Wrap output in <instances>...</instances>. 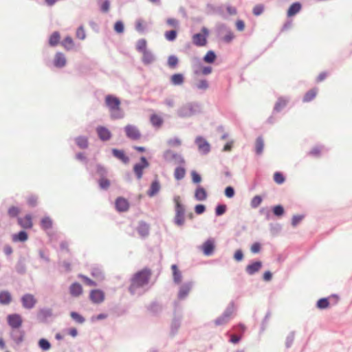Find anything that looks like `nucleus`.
<instances>
[{"label": "nucleus", "instance_id": "nucleus-1", "mask_svg": "<svg viewBox=\"0 0 352 352\" xmlns=\"http://www.w3.org/2000/svg\"><path fill=\"white\" fill-rule=\"evenodd\" d=\"M151 276V271L148 268H144L136 272L131 278L129 291L134 294L138 288L142 287L147 285Z\"/></svg>", "mask_w": 352, "mask_h": 352}, {"label": "nucleus", "instance_id": "nucleus-2", "mask_svg": "<svg viewBox=\"0 0 352 352\" xmlns=\"http://www.w3.org/2000/svg\"><path fill=\"white\" fill-rule=\"evenodd\" d=\"M120 103V99L114 96L107 95L105 97V104L109 108L113 119H120L123 117Z\"/></svg>", "mask_w": 352, "mask_h": 352}, {"label": "nucleus", "instance_id": "nucleus-3", "mask_svg": "<svg viewBox=\"0 0 352 352\" xmlns=\"http://www.w3.org/2000/svg\"><path fill=\"white\" fill-rule=\"evenodd\" d=\"M173 201L175 204V215L174 221L177 226H182L185 223V208L181 203V198L179 196H175Z\"/></svg>", "mask_w": 352, "mask_h": 352}, {"label": "nucleus", "instance_id": "nucleus-4", "mask_svg": "<svg viewBox=\"0 0 352 352\" xmlns=\"http://www.w3.org/2000/svg\"><path fill=\"white\" fill-rule=\"evenodd\" d=\"M124 131L128 138L133 140H138L141 138V133L138 128L133 124H127L124 127Z\"/></svg>", "mask_w": 352, "mask_h": 352}, {"label": "nucleus", "instance_id": "nucleus-5", "mask_svg": "<svg viewBox=\"0 0 352 352\" xmlns=\"http://www.w3.org/2000/svg\"><path fill=\"white\" fill-rule=\"evenodd\" d=\"M7 321L8 324L12 329H19L21 327L23 320L21 316L19 314H10L7 317Z\"/></svg>", "mask_w": 352, "mask_h": 352}, {"label": "nucleus", "instance_id": "nucleus-6", "mask_svg": "<svg viewBox=\"0 0 352 352\" xmlns=\"http://www.w3.org/2000/svg\"><path fill=\"white\" fill-rule=\"evenodd\" d=\"M203 31L205 34H195L192 36V40L194 45L198 47H204L207 43L206 34L207 30L206 28H203Z\"/></svg>", "mask_w": 352, "mask_h": 352}, {"label": "nucleus", "instance_id": "nucleus-7", "mask_svg": "<svg viewBox=\"0 0 352 352\" xmlns=\"http://www.w3.org/2000/svg\"><path fill=\"white\" fill-rule=\"evenodd\" d=\"M149 166L148 162L144 157H141V163L134 165L133 170L138 179H140L143 175V170Z\"/></svg>", "mask_w": 352, "mask_h": 352}, {"label": "nucleus", "instance_id": "nucleus-8", "mask_svg": "<svg viewBox=\"0 0 352 352\" xmlns=\"http://www.w3.org/2000/svg\"><path fill=\"white\" fill-rule=\"evenodd\" d=\"M90 300L95 304H99L104 301V294L102 290L94 289L89 294Z\"/></svg>", "mask_w": 352, "mask_h": 352}, {"label": "nucleus", "instance_id": "nucleus-9", "mask_svg": "<svg viewBox=\"0 0 352 352\" xmlns=\"http://www.w3.org/2000/svg\"><path fill=\"white\" fill-rule=\"evenodd\" d=\"M21 302L25 308L32 309L35 305L36 299L33 295L27 294L22 296Z\"/></svg>", "mask_w": 352, "mask_h": 352}, {"label": "nucleus", "instance_id": "nucleus-10", "mask_svg": "<svg viewBox=\"0 0 352 352\" xmlns=\"http://www.w3.org/2000/svg\"><path fill=\"white\" fill-rule=\"evenodd\" d=\"M192 287V284L191 283H186L183 284L179 289L178 292V298L180 300H183L187 297V296L190 292Z\"/></svg>", "mask_w": 352, "mask_h": 352}, {"label": "nucleus", "instance_id": "nucleus-11", "mask_svg": "<svg viewBox=\"0 0 352 352\" xmlns=\"http://www.w3.org/2000/svg\"><path fill=\"white\" fill-rule=\"evenodd\" d=\"M17 221L19 225L24 229H30L33 226L32 219L30 214L18 218Z\"/></svg>", "mask_w": 352, "mask_h": 352}, {"label": "nucleus", "instance_id": "nucleus-12", "mask_svg": "<svg viewBox=\"0 0 352 352\" xmlns=\"http://www.w3.org/2000/svg\"><path fill=\"white\" fill-rule=\"evenodd\" d=\"M116 208L119 212H125L129 210V203L123 197H118L116 200Z\"/></svg>", "mask_w": 352, "mask_h": 352}, {"label": "nucleus", "instance_id": "nucleus-13", "mask_svg": "<svg viewBox=\"0 0 352 352\" xmlns=\"http://www.w3.org/2000/svg\"><path fill=\"white\" fill-rule=\"evenodd\" d=\"M96 131L98 137L102 141L109 140L111 137V133L110 131L104 126H100L97 127Z\"/></svg>", "mask_w": 352, "mask_h": 352}, {"label": "nucleus", "instance_id": "nucleus-14", "mask_svg": "<svg viewBox=\"0 0 352 352\" xmlns=\"http://www.w3.org/2000/svg\"><path fill=\"white\" fill-rule=\"evenodd\" d=\"M201 249L206 256H210L213 253L214 250V241L213 239L207 240L201 247Z\"/></svg>", "mask_w": 352, "mask_h": 352}, {"label": "nucleus", "instance_id": "nucleus-15", "mask_svg": "<svg viewBox=\"0 0 352 352\" xmlns=\"http://www.w3.org/2000/svg\"><path fill=\"white\" fill-rule=\"evenodd\" d=\"M196 144L200 151L207 153L210 151V144L203 138L199 137L196 139Z\"/></svg>", "mask_w": 352, "mask_h": 352}, {"label": "nucleus", "instance_id": "nucleus-16", "mask_svg": "<svg viewBox=\"0 0 352 352\" xmlns=\"http://www.w3.org/2000/svg\"><path fill=\"white\" fill-rule=\"evenodd\" d=\"M232 311L227 310L226 311L222 316L219 317L215 321L214 323L216 325H223L228 322L230 318L232 316Z\"/></svg>", "mask_w": 352, "mask_h": 352}, {"label": "nucleus", "instance_id": "nucleus-17", "mask_svg": "<svg viewBox=\"0 0 352 352\" xmlns=\"http://www.w3.org/2000/svg\"><path fill=\"white\" fill-rule=\"evenodd\" d=\"M302 8V5L299 2L293 3L287 10V15L292 17L298 13Z\"/></svg>", "mask_w": 352, "mask_h": 352}, {"label": "nucleus", "instance_id": "nucleus-18", "mask_svg": "<svg viewBox=\"0 0 352 352\" xmlns=\"http://www.w3.org/2000/svg\"><path fill=\"white\" fill-rule=\"evenodd\" d=\"M66 64V59L63 54L60 52H58L56 54L54 60V65L56 67H63Z\"/></svg>", "mask_w": 352, "mask_h": 352}, {"label": "nucleus", "instance_id": "nucleus-19", "mask_svg": "<svg viewBox=\"0 0 352 352\" xmlns=\"http://www.w3.org/2000/svg\"><path fill=\"white\" fill-rule=\"evenodd\" d=\"M112 153L115 157L119 159L124 164L128 163L129 161V157L125 155L124 152L122 150H118L117 148H113Z\"/></svg>", "mask_w": 352, "mask_h": 352}, {"label": "nucleus", "instance_id": "nucleus-20", "mask_svg": "<svg viewBox=\"0 0 352 352\" xmlns=\"http://www.w3.org/2000/svg\"><path fill=\"white\" fill-rule=\"evenodd\" d=\"M69 292L72 296L74 297H78L82 294V287L78 283H73L69 287Z\"/></svg>", "mask_w": 352, "mask_h": 352}, {"label": "nucleus", "instance_id": "nucleus-21", "mask_svg": "<svg viewBox=\"0 0 352 352\" xmlns=\"http://www.w3.org/2000/svg\"><path fill=\"white\" fill-rule=\"evenodd\" d=\"M212 72V68L211 67H206V66H199L195 69L194 74L196 76L200 75H208L211 74Z\"/></svg>", "mask_w": 352, "mask_h": 352}, {"label": "nucleus", "instance_id": "nucleus-22", "mask_svg": "<svg viewBox=\"0 0 352 352\" xmlns=\"http://www.w3.org/2000/svg\"><path fill=\"white\" fill-rule=\"evenodd\" d=\"M160 190V184L158 180H155L151 184L149 190L147 191V195L149 197H153Z\"/></svg>", "mask_w": 352, "mask_h": 352}, {"label": "nucleus", "instance_id": "nucleus-23", "mask_svg": "<svg viewBox=\"0 0 352 352\" xmlns=\"http://www.w3.org/2000/svg\"><path fill=\"white\" fill-rule=\"evenodd\" d=\"M261 266H262V263L260 262V261H256V262H254L250 265H248L247 267H246V272L249 274H254V273L257 272L258 271H259V270L261 268Z\"/></svg>", "mask_w": 352, "mask_h": 352}, {"label": "nucleus", "instance_id": "nucleus-24", "mask_svg": "<svg viewBox=\"0 0 352 352\" xmlns=\"http://www.w3.org/2000/svg\"><path fill=\"white\" fill-rule=\"evenodd\" d=\"M12 301V296L8 291L0 292V304L8 305Z\"/></svg>", "mask_w": 352, "mask_h": 352}, {"label": "nucleus", "instance_id": "nucleus-25", "mask_svg": "<svg viewBox=\"0 0 352 352\" xmlns=\"http://www.w3.org/2000/svg\"><path fill=\"white\" fill-rule=\"evenodd\" d=\"M137 230L142 237H146L149 233V226L144 222H140Z\"/></svg>", "mask_w": 352, "mask_h": 352}, {"label": "nucleus", "instance_id": "nucleus-26", "mask_svg": "<svg viewBox=\"0 0 352 352\" xmlns=\"http://www.w3.org/2000/svg\"><path fill=\"white\" fill-rule=\"evenodd\" d=\"M195 197L198 201H204L207 198V192L206 190L201 187L199 186L195 192Z\"/></svg>", "mask_w": 352, "mask_h": 352}, {"label": "nucleus", "instance_id": "nucleus-27", "mask_svg": "<svg viewBox=\"0 0 352 352\" xmlns=\"http://www.w3.org/2000/svg\"><path fill=\"white\" fill-rule=\"evenodd\" d=\"M28 239V235L25 231H20L17 234H14L12 236V240L13 242H24Z\"/></svg>", "mask_w": 352, "mask_h": 352}, {"label": "nucleus", "instance_id": "nucleus-28", "mask_svg": "<svg viewBox=\"0 0 352 352\" xmlns=\"http://www.w3.org/2000/svg\"><path fill=\"white\" fill-rule=\"evenodd\" d=\"M170 82L173 85H181L184 82V76L182 74H175L171 76Z\"/></svg>", "mask_w": 352, "mask_h": 352}, {"label": "nucleus", "instance_id": "nucleus-29", "mask_svg": "<svg viewBox=\"0 0 352 352\" xmlns=\"http://www.w3.org/2000/svg\"><path fill=\"white\" fill-rule=\"evenodd\" d=\"M171 269L173 271V280L175 283L179 284L182 281V276L180 271L178 270L177 266L176 265H173L171 266Z\"/></svg>", "mask_w": 352, "mask_h": 352}, {"label": "nucleus", "instance_id": "nucleus-30", "mask_svg": "<svg viewBox=\"0 0 352 352\" xmlns=\"http://www.w3.org/2000/svg\"><path fill=\"white\" fill-rule=\"evenodd\" d=\"M318 94V89L317 88H313L308 91L304 96L303 101L305 102H308L311 101L313 99L315 98Z\"/></svg>", "mask_w": 352, "mask_h": 352}, {"label": "nucleus", "instance_id": "nucleus-31", "mask_svg": "<svg viewBox=\"0 0 352 352\" xmlns=\"http://www.w3.org/2000/svg\"><path fill=\"white\" fill-rule=\"evenodd\" d=\"M264 148V142L262 138L259 137L255 142V150L257 155L262 154Z\"/></svg>", "mask_w": 352, "mask_h": 352}, {"label": "nucleus", "instance_id": "nucleus-32", "mask_svg": "<svg viewBox=\"0 0 352 352\" xmlns=\"http://www.w3.org/2000/svg\"><path fill=\"white\" fill-rule=\"evenodd\" d=\"M60 36L58 32H54L49 38V44L51 46H56L60 41Z\"/></svg>", "mask_w": 352, "mask_h": 352}, {"label": "nucleus", "instance_id": "nucleus-33", "mask_svg": "<svg viewBox=\"0 0 352 352\" xmlns=\"http://www.w3.org/2000/svg\"><path fill=\"white\" fill-rule=\"evenodd\" d=\"M76 142L80 148H86L88 146V139L85 136L76 138Z\"/></svg>", "mask_w": 352, "mask_h": 352}, {"label": "nucleus", "instance_id": "nucleus-34", "mask_svg": "<svg viewBox=\"0 0 352 352\" xmlns=\"http://www.w3.org/2000/svg\"><path fill=\"white\" fill-rule=\"evenodd\" d=\"M62 45L65 49L67 50H70L73 48L74 45V43L72 37L67 36L64 38V40L62 41Z\"/></svg>", "mask_w": 352, "mask_h": 352}, {"label": "nucleus", "instance_id": "nucleus-35", "mask_svg": "<svg viewBox=\"0 0 352 352\" xmlns=\"http://www.w3.org/2000/svg\"><path fill=\"white\" fill-rule=\"evenodd\" d=\"M216 54L212 50L208 51L204 57V60L207 63H213L216 60Z\"/></svg>", "mask_w": 352, "mask_h": 352}, {"label": "nucleus", "instance_id": "nucleus-36", "mask_svg": "<svg viewBox=\"0 0 352 352\" xmlns=\"http://www.w3.org/2000/svg\"><path fill=\"white\" fill-rule=\"evenodd\" d=\"M151 122L153 126L160 127L163 123V120L160 116L153 114L151 116Z\"/></svg>", "mask_w": 352, "mask_h": 352}, {"label": "nucleus", "instance_id": "nucleus-37", "mask_svg": "<svg viewBox=\"0 0 352 352\" xmlns=\"http://www.w3.org/2000/svg\"><path fill=\"white\" fill-rule=\"evenodd\" d=\"M142 55H143L142 60L145 64H150L154 60V57H153L152 53L148 50L142 52Z\"/></svg>", "mask_w": 352, "mask_h": 352}, {"label": "nucleus", "instance_id": "nucleus-38", "mask_svg": "<svg viewBox=\"0 0 352 352\" xmlns=\"http://www.w3.org/2000/svg\"><path fill=\"white\" fill-rule=\"evenodd\" d=\"M186 175V170L184 168L177 167L175 168L174 172L175 178L177 180H180L184 177Z\"/></svg>", "mask_w": 352, "mask_h": 352}, {"label": "nucleus", "instance_id": "nucleus-39", "mask_svg": "<svg viewBox=\"0 0 352 352\" xmlns=\"http://www.w3.org/2000/svg\"><path fill=\"white\" fill-rule=\"evenodd\" d=\"M136 49L142 53L146 51V41L145 39H140L137 42Z\"/></svg>", "mask_w": 352, "mask_h": 352}, {"label": "nucleus", "instance_id": "nucleus-40", "mask_svg": "<svg viewBox=\"0 0 352 352\" xmlns=\"http://www.w3.org/2000/svg\"><path fill=\"white\" fill-rule=\"evenodd\" d=\"M329 306L328 298H320L317 302V307L320 309H326Z\"/></svg>", "mask_w": 352, "mask_h": 352}, {"label": "nucleus", "instance_id": "nucleus-41", "mask_svg": "<svg viewBox=\"0 0 352 352\" xmlns=\"http://www.w3.org/2000/svg\"><path fill=\"white\" fill-rule=\"evenodd\" d=\"M38 346L43 351H47L51 348V344L49 341L44 338L39 340Z\"/></svg>", "mask_w": 352, "mask_h": 352}, {"label": "nucleus", "instance_id": "nucleus-42", "mask_svg": "<svg viewBox=\"0 0 352 352\" xmlns=\"http://www.w3.org/2000/svg\"><path fill=\"white\" fill-rule=\"evenodd\" d=\"M41 225L43 229L47 230L52 228V221L50 218L45 217L41 220Z\"/></svg>", "mask_w": 352, "mask_h": 352}, {"label": "nucleus", "instance_id": "nucleus-43", "mask_svg": "<svg viewBox=\"0 0 352 352\" xmlns=\"http://www.w3.org/2000/svg\"><path fill=\"white\" fill-rule=\"evenodd\" d=\"M196 87L199 89L206 90L208 88L209 85L206 79H201L196 83Z\"/></svg>", "mask_w": 352, "mask_h": 352}, {"label": "nucleus", "instance_id": "nucleus-44", "mask_svg": "<svg viewBox=\"0 0 352 352\" xmlns=\"http://www.w3.org/2000/svg\"><path fill=\"white\" fill-rule=\"evenodd\" d=\"M70 316L78 323L82 324L85 322V318L77 312L72 311L70 313Z\"/></svg>", "mask_w": 352, "mask_h": 352}, {"label": "nucleus", "instance_id": "nucleus-45", "mask_svg": "<svg viewBox=\"0 0 352 352\" xmlns=\"http://www.w3.org/2000/svg\"><path fill=\"white\" fill-rule=\"evenodd\" d=\"M263 201L262 197L260 195L254 196L251 200V206L254 208H257L261 204Z\"/></svg>", "mask_w": 352, "mask_h": 352}, {"label": "nucleus", "instance_id": "nucleus-46", "mask_svg": "<svg viewBox=\"0 0 352 352\" xmlns=\"http://www.w3.org/2000/svg\"><path fill=\"white\" fill-rule=\"evenodd\" d=\"M192 113V107L191 104L187 105L186 107H184L180 111V114L182 116H190Z\"/></svg>", "mask_w": 352, "mask_h": 352}, {"label": "nucleus", "instance_id": "nucleus-47", "mask_svg": "<svg viewBox=\"0 0 352 352\" xmlns=\"http://www.w3.org/2000/svg\"><path fill=\"white\" fill-rule=\"evenodd\" d=\"M99 186L102 189H107L110 186V182L105 177H101L99 179Z\"/></svg>", "mask_w": 352, "mask_h": 352}, {"label": "nucleus", "instance_id": "nucleus-48", "mask_svg": "<svg viewBox=\"0 0 352 352\" xmlns=\"http://www.w3.org/2000/svg\"><path fill=\"white\" fill-rule=\"evenodd\" d=\"M274 180L278 184H281L285 182V177L282 173L276 172L274 174Z\"/></svg>", "mask_w": 352, "mask_h": 352}, {"label": "nucleus", "instance_id": "nucleus-49", "mask_svg": "<svg viewBox=\"0 0 352 352\" xmlns=\"http://www.w3.org/2000/svg\"><path fill=\"white\" fill-rule=\"evenodd\" d=\"M165 38L170 41H174L177 37L176 30H170L165 32Z\"/></svg>", "mask_w": 352, "mask_h": 352}, {"label": "nucleus", "instance_id": "nucleus-50", "mask_svg": "<svg viewBox=\"0 0 352 352\" xmlns=\"http://www.w3.org/2000/svg\"><path fill=\"white\" fill-rule=\"evenodd\" d=\"M284 212H285L284 208L280 205L275 206L273 208V212H274V215H276L277 217L282 216L284 214Z\"/></svg>", "mask_w": 352, "mask_h": 352}, {"label": "nucleus", "instance_id": "nucleus-51", "mask_svg": "<svg viewBox=\"0 0 352 352\" xmlns=\"http://www.w3.org/2000/svg\"><path fill=\"white\" fill-rule=\"evenodd\" d=\"M287 100H285L284 98H279L277 102L276 103L274 109L276 111H280L282 108L285 107V105L287 104Z\"/></svg>", "mask_w": 352, "mask_h": 352}, {"label": "nucleus", "instance_id": "nucleus-52", "mask_svg": "<svg viewBox=\"0 0 352 352\" xmlns=\"http://www.w3.org/2000/svg\"><path fill=\"white\" fill-rule=\"evenodd\" d=\"M124 27L123 23L120 21H116L114 25V30L117 33L121 34L124 32Z\"/></svg>", "mask_w": 352, "mask_h": 352}, {"label": "nucleus", "instance_id": "nucleus-53", "mask_svg": "<svg viewBox=\"0 0 352 352\" xmlns=\"http://www.w3.org/2000/svg\"><path fill=\"white\" fill-rule=\"evenodd\" d=\"M8 212L10 217H15L19 214L20 210L17 207L12 206L8 209Z\"/></svg>", "mask_w": 352, "mask_h": 352}, {"label": "nucleus", "instance_id": "nucleus-54", "mask_svg": "<svg viewBox=\"0 0 352 352\" xmlns=\"http://www.w3.org/2000/svg\"><path fill=\"white\" fill-rule=\"evenodd\" d=\"M178 63V58L175 56H170L168 59V65L169 67L173 68Z\"/></svg>", "mask_w": 352, "mask_h": 352}, {"label": "nucleus", "instance_id": "nucleus-55", "mask_svg": "<svg viewBox=\"0 0 352 352\" xmlns=\"http://www.w3.org/2000/svg\"><path fill=\"white\" fill-rule=\"evenodd\" d=\"M264 10V6L261 4L256 5L253 8V14L255 16H258L263 13Z\"/></svg>", "mask_w": 352, "mask_h": 352}, {"label": "nucleus", "instance_id": "nucleus-56", "mask_svg": "<svg viewBox=\"0 0 352 352\" xmlns=\"http://www.w3.org/2000/svg\"><path fill=\"white\" fill-rule=\"evenodd\" d=\"M226 205H219L217 206L215 209V213L217 216H221L226 212Z\"/></svg>", "mask_w": 352, "mask_h": 352}, {"label": "nucleus", "instance_id": "nucleus-57", "mask_svg": "<svg viewBox=\"0 0 352 352\" xmlns=\"http://www.w3.org/2000/svg\"><path fill=\"white\" fill-rule=\"evenodd\" d=\"M168 145H170L171 146H179L181 145L182 141L180 140V139H179L177 138H175L170 139L168 141Z\"/></svg>", "mask_w": 352, "mask_h": 352}, {"label": "nucleus", "instance_id": "nucleus-58", "mask_svg": "<svg viewBox=\"0 0 352 352\" xmlns=\"http://www.w3.org/2000/svg\"><path fill=\"white\" fill-rule=\"evenodd\" d=\"M234 38V34L232 32L228 31L226 34L223 36V40L226 43H230Z\"/></svg>", "mask_w": 352, "mask_h": 352}, {"label": "nucleus", "instance_id": "nucleus-59", "mask_svg": "<svg viewBox=\"0 0 352 352\" xmlns=\"http://www.w3.org/2000/svg\"><path fill=\"white\" fill-rule=\"evenodd\" d=\"M135 28L138 32H143L144 30V22L142 19H138L135 22Z\"/></svg>", "mask_w": 352, "mask_h": 352}, {"label": "nucleus", "instance_id": "nucleus-60", "mask_svg": "<svg viewBox=\"0 0 352 352\" xmlns=\"http://www.w3.org/2000/svg\"><path fill=\"white\" fill-rule=\"evenodd\" d=\"M85 32L82 27H80L78 28L76 31V37L83 40L85 38Z\"/></svg>", "mask_w": 352, "mask_h": 352}, {"label": "nucleus", "instance_id": "nucleus-61", "mask_svg": "<svg viewBox=\"0 0 352 352\" xmlns=\"http://www.w3.org/2000/svg\"><path fill=\"white\" fill-rule=\"evenodd\" d=\"M225 195L228 198H232L234 195V188L231 186H228L225 190Z\"/></svg>", "mask_w": 352, "mask_h": 352}, {"label": "nucleus", "instance_id": "nucleus-62", "mask_svg": "<svg viewBox=\"0 0 352 352\" xmlns=\"http://www.w3.org/2000/svg\"><path fill=\"white\" fill-rule=\"evenodd\" d=\"M205 210H206V207L204 205H202V204L197 205L195 208V212L197 214H201L204 213L205 212Z\"/></svg>", "mask_w": 352, "mask_h": 352}, {"label": "nucleus", "instance_id": "nucleus-63", "mask_svg": "<svg viewBox=\"0 0 352 352\" xmlns=\"http://www.w3.org/2000/svg\"><path fill=\"white\" fill-rule=\"evenodd\" d=\"M192 179L195 183H199L201 180L200 175L195 171L191 173Z\"/></svg>", "mask_w": 352, "mask_h": 352}, {"label": "nucleus", "instance_id": "nucleus-64", "mask_svg": "<svg viewBox=\"0 0 352 352\" xmlns=\"http://www.w3.org/2000/svg\"><path fill=\"white\" fill-rule=\"evenodd\" d=\"M110 7V3L108 0H105L102 4H101V10L104 12H107L109 11Z\"/></svg>", "mask_w": 352, "mask_h": 352}]
</instances>
